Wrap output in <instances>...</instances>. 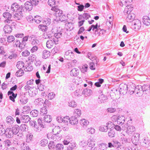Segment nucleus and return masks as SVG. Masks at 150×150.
Instances as JSON below:
<instances>
[{"mask_svg":"<svg viewBox=\"0 0 150 150\" xmlns=\"http://www.w3.org/2000/svg\"><path fill=\"white\" fill-rule=\"evenodd\" d=\"M37 122L38 124L34 120H32L30 121L29 124L30 126L34 128L35 131L40 132L43 128L46 127V125L43 122L42 117L39 118Z\"/></svg>","mask_w":150,"mask_h":150,"instance_id":"nucleus-1","label":"nucleus"},{"mask_svg":"<svg viewBox=\"0 0 150 150\" xmlns=\"http://www.w3.org/2000/svg\"><path fill=\"white\" fill-rule=\"evenodd\" d=\"M135 92L137 96H142L144 93L147 94L148 91V86L147 84H145L143 86L138 85L136 86Z\"/></svg>","mask_w":150,"mask_h":150,"instance_id":"nucleus-2","label":"nucleus"},{"mask_svg":"<svg viewBox=\"0 0 150 150\" xmlns=\"http://www.w3.org/2000/svg\"><path fill=\"white\" fill-rule=\"evenodd\" d=\"M10 9L14 12L21 13V12H24V6H20L18 3L14 2L11 4Z\"/></svg>","mask_w":150,"mask_h":150,"instance_id":"nucleus-3","label":"nucleus"},{"mask_svg":"<svg viewBox=\"0 0 150 150\" xmlns=\"http://www.w3.org/2000/svg\"><path fill=\"white\" fill-rule=\"evenodd\" d=\"M30 119V118L28 115H21L19 117H16V121L18 124H20L21 122L26 123L29 121Z\"/></svg>","mask_w":150,"mask_h":150,"instance_id":"nucleus-4","label":"nucleus"},{"mask_svg":"<svg viewBox=\"0 0 150 150\" xmlns=\"http://www.w3.org/2000/svg\"><path fill=\"white\" fill-rule=\"evenodd\" d=\"M57 7V6H54L51 8V10L55 12L54 14L57 19H58V18L63 14V11Z\"/></svg>","mask_w":150,"mask_h":150,"instance_id":"nucleus-5","label":"nucleus"},{"mask_svg":"<svg viewBox=\"0 0 150 150\" xmlns=\"http://www.w3.org/2000/svg\"><path fill=\"white\" fill-rule=\"evenodd\" d=\"M19 95V103L22 104H26L28 102V98L25 96L26 93H21Z\"/></svg>","mask_w":150,"mask_h":150,"instance_id":"nucleus-6","label":"nucleus"},{"mask_svg":"<svg viewBox=\"0 0 150 150\" xmlns=\"http://www.w3.org/2000/svg\"><path fill=\"white\" fill-rule=\"evenodd\" d=\"M119 91L120 94L123 95L126 94L127 92V85L122 83L119 86Z\"/></svg>","mask_w":150,"mask_h":150,"instance_id":"nucleus-7","label":"nucleus"},{"mask_svg":"<svg viewBox=\"0 0 150 150\" xmlns=\"http://www.w3.org/2000/svg\"><path fill=\"white\" fill-rule=\"evenodd\" d=\"M141 26V23L139 20H137L132 23L131 28L135 31L139 30Z\"/></svg>","mask_w":150,"mask_h":150,"instance_id":"nucleus-8","label":"nucleus"},{"mask_svg":"<svg viewBox=\"0 0 150 150\" xmlns=\"http://www.w3.org/2000/svg\"><path fill=\"white\" fill-rule=\"evenodd\" d=\"M136 87L133 83H129L127 84V91L131 95L133 94L135 92Z\"/></svg>","mask_w":150,"mask_h":150,"instance_id":"nucleus-9","label":"nucleus"},{"mask_svg":"<svg viewBox=\"0 0 150 150\" xmlns=\"http://www.w3.org/2000/svg\"><path fill=\"white\" fill-rule=\"evenodd\" d=\"M125 15H127L126 20L128 22H131L132 21L135 17V15L133 13H129L128 14H126Z\"/></svg>","mask_w":150,"mask_h":150,"instance_id":"nucleus-10","label":"nucleus"},{"mask_svg":"<svg viewBox=\"0 0 150 150\" xmlns=\"http://www.w3.org/2000/svg\"><path fill=\"white\" fill-rule=\"evenodd\" d=\"M11 26L10 25L6 24L4 26L3 28V30L5 34H9L12 32V29Z\"/></svg>","mask_w":150,"mask_h":150,"instance_id":"nucleus-11","label":"nucleus"},{"mask_svg":"<svg viewBox=\"0 0 150 150\" xmlns=\"http://www.w3.org/2000/svg\"><path fill=\"white\" fill-rule=\"evenodd\" d=\"M5 135L7 138H11L13 136V134L11 128H9L6 129Z\"/></svg>","mask_w":150,"mask_h":150,"instance_id":"nucleus-12","label":"nucleus"},{"mask_svg":"<svg viewBox=\"0 0 150 150\" xmlns=\"http://www.w3.org/2000/svg\"><path fill=\"white\" fill-rule=\"evenodd\" d=\"M135 127L133 126H129L127 127V129L126 130L127 133L129 135H132V134L135 133Z\"/></svg>","mask_w":150,"mask_h":150,"instance_id":"nucleus-13","label":"nucleus"},{"mask_svg":"<svg viewBox=\"0 0 150 150\" xmlns=\"http://www.w3.org/2000/svg\"><path fill=\"white\" fill-rule=\"evenodd\" d=\"M126 7L124 11V13L125 15L128 14L129 13H132L131 12L133 10V7L132 5H126Z\"/></svg>","mask_w":150,"mask_h":150,"instance_id":"nucleus-14","label":"nucleus"},{"mask_svg":"<svg viewBox=\"0 0 150 150\" xmlns=\"http://www.w3.org/2000/svg\"><path fill=\"white\" fill-rule=\"evenodd\" d=\"M43 117V122L45 124V123H49L52 120V117L50 115H44Z\"/></svg>","mask_w":150,"mask_h":150,"instance_id":"nucleus-15","label":"nucleus"},{"mask_svg":"<svg viewBox=\"0 0 150 150\" xmlns=\"http://www.w3.org/2000/svg\"><path fill=\"white\" fill-rule=\"evenodd\" d=\"M10 128L13 135H16L19 132V127L17 125H13Z\"/></svg>","mask_w":150,"mask_h":150,"instance_id":"nucleus-16","label":"nucleus"},{"mask_svg":"<svg viewBox=\"0 0 150 150\" xmlns=\"http://www.w3.org/2000/svg\"><path fill=\"white\" fill-rule=\"evenodd\" d=\"M24 9H26L29 11H31L33 8V5L29 1H26L25 4Z\"/></svg>","mask_w":150,"mask_h":150,"instance_id":"nucleus-17","label":"nucleus"},{"mask_svg":"<svg viewBox=\"0 0 150 150\" xmlns=\"http://www.w3.org/2000/svg\"><path fill=\"white\" fill-rule=\"evenodd\" d=\"M24 12H17L15 13L13 16V18L16 20H20L23 17V13Z\"/></svg>","mask_w":150,"mask_h":150,"instance_id":"nucleus-18","label":"nucleus"},{"mask_svg":"<svg viewBox=\"0 0 150 150\" xmlns=\"http://www.w3.org/2000/svg\"><path fill=\"white\" fill-rule=\"evenodd\" d=\"M142 20L143 22L144 25L147 26L150 25V19L148 16H144L142 18Z\"/></svg>","mask_w":150,"mask_h":150,"instance_id":"nucleus-19","label":"nucleus"},{"mask_svg":"<svg viewBox=\"0 0 150 150\" xmlns=\"http://www.w3.org/2000/svg\"><path fill=\"white\" fill-rule=\"evenodd\" d=\"M78 120L76 117L72 116L70 118L69 122L72 125H76L78 123Z\"/></svg>","mask_w":150,"mask_h":150,"instance_id":"nucleus-20","label":"nucleus"},{"mask_svg":"<svg viewBox=\"0 0 150 150\" xmlns=\"http://www.w3.org/2000/svg\"><path fill=\"white\" fill-rule=\"evenodd\" d=\"M92 93V91L88 88L84 89L82 92V94L85 95L86 97L91 96Z\"/></svg>","mask_w":150,"mask_h":150,"instance_id":"nucleus-21","label":"nucleus"},{"mask_svg":"<svg viewBox=\"0 0 150 150\" xmlns=\"http://www.w3.org/2000/svg\"><path fill=\"white\" fill-rule=\"evenodd\" d=\"M68 17L64 14L58 18V19H57V21H60L62 22H64L65 23L68 21Z\"/></svg>","mask_w":150,"mask_h":150,"instance_id":"nucleus-22","label":"nucleus"},{"mask_svg":"<svg viewBox=\"0 0 150 150\" xmlns=\"http://www.w3.org/2000/svg\"><path fill=\"white\" fill-rule=\"evenodd\" d=\"M29 95L31 97L35 96L38 93V91L36 89L35 90L33 88L30 89V90L28 91Z\"/></svg>","mask_w":150,"mask_h":150,"instance_id":"nucleus-23","label":"nucleus"},{"mask_svg":"<svg viewBox=\"0 0 150 150\" xmlns=\"http://www.w3.org/2000/svg\"><path fill=\"white\" fill-rule=\"evenodd\" d=\"M136 134L137 136L136 135H134L132 139V143L135 145H137V144L138 143L139 137V134L136 133Z\"/></svg>","mask_w":150,"mask_h":150,"instance_id":"nucleus-24","label":"nucleus"},{"mask_svg":"<svg viewBox=\"0 0 150 150\" xmlns=\"http://www.w3.org/2000/svg\"><path fill=\"white\" fill-rule=\"evenodd\" d=\"M125 117L122 116H119L118 117L117 124L119 125H122L125 122Z\"/></svg>","mask_w":150,"mask_h":150,"instance_id":"nucleus-25","label":"nucleus"},{"mask_svg":"<svg viewBox=\"0 0 150 150\" xmlns=\"http://www.w3.org/2000/svg\"><path fill=\"white\" fill-rule=\"evenodd\" d=\"M6 121L7 124L11 125L13 123L15 120L12 116H8L6 117Z\"/></svg>","mask_w":150,"mask_h":150,"instance_id":"nucleus-26","label":"nucleus"},{"mask_svg":"<svg viewBox=\"0 0 150 150\" xmlns=\"http://www.w3.org/2000/svg\"><path fill=\"white\" fill-rule=\"evenodd\" d=\"M79 71L78 69L74 68L71 71L70 74L72 76H77L78 75Z\"/></svg>","mask_w":150,"mask_h":150,"instance_id":"nucleus-27","label":"nucleus"},{"mask_svg":"<svg viewBox=\"0 0 150 150\" xmlns=\"http://www.w3.org/2000/svg\"><path fill=\"white\" fill-rule=\"evenodd\" d=\"M87 144L88 146L92 148L95 146V142L94 139H89L87 141Z\"/></svg>","mask_w":150,"mask_h":150,"instance_id":"nucleus-28","label":"nucleus"},{"mask_svg":"<svg viewBox=\"0 0 150 150\" xmlns=\"http://www.w3.org/2000/svg\"><path fill=\"white\" fill-rule=\"evenodd\" d=\"M44 102V100L42 98H38L35 100L34 103L36 105H42Z\"/></svg>","mask_w":150,"mask_h":150,"instance_id":"nucleus-29","label":"nucleus"},{"mask_svg":"<svg viewBox=\"0 0 150 150\" xmlns=\"http://www.w3.org/2000/svg\"><path fill=\"white\" fill-rule=\"evenodd\" d=\"M24 65L25 64L23 62L19 61L17 62L16 67L18 69H22L24 67Z\"/></svg>","mask_w":150,"mask_h":150,"instance_id":"nucleus-30","label":"nucleus"},{"mask_svg":"<svg viewBox=\"0 0 150 150\" xmlns=\"http://www.w3.org/2000/svg\"><path fill=\"white\" fill-rule=\"evenodd\" d=\"M38 28L40 31L45 32L47 30L48 27L45 25H39L38 26Z\"/></svg>","mask_w":150,"mask_h":150,"instance_id":"nucleus-31","label":"nucleus"},{"mask_svg":"<svg viewBox=\"0 0 150 150\" xmlns=\"http://www.w3.org/2000/svg\"><path fill=\"white\" fill-rule=\"evenodd\" d=\"M98 99L100 100V101L101 103H104L106 101L107 97L106 96L103 94H101L100 96Z\"/></svg>","mask_w":150,"mask_h":150,"instance_id":"nucleus-32","label":"nucleus"},{"mask_svg":"<svg viewBox=\"0 0 150 150\" xmlns=\"http://www.w3.org/2000/svg\"><path fill=\"white\" fill-rule=\"evenodd\" d=\"M50 55V52L49 51L45 50L42 53V58L44 59H46Z\"/></svg>","mask_w":150,"mask_h":150,"instance_id":"nucleus-33","label":"nucleus"},{"mask_svg":"<svg viewBox=\"0 0 150 150\" xmlns=\"http://www.w3.org/2000/svg\"><path fill=\"white\" fill-rule=\"evenodd\" d=\"M20 129L22 132H26L28 130V127L26 124H22L20 127Z\"/></svg>","mask_w":150,"mask_h":150,"instance_id":"nucleus-34","label":"nucleus"},{"mask_svg":"<svg viewBox=\"0 0 150 150\" xmlns=\"http://www.w3.org/2000/svg\"><path fill=\"white\" fill-rule=\"evenodd\" d=\"M42 20V18L39 16H36L34 17V21L37 23H40Z\"/></svg>","mask_w":150,"mask_h":150,"instance_id":"nucleus-35","label":"nucleus"},{"mask_svg":"<svg viewBox=\"0 0 150 150\" xmlns=\"http://www.w3.org/2000/svg\"><path fill=\"white\" fill-rule=\"evenodd\" d=\"M81 110L79 109H75L74 112V116L76 117H79L81 115Z\"/></svg>","mask_w":150,"mask_h":150,"instance_id":"nucleus-36","label":"nucleus"},{"mask_svg":"<svg viewBox=\"0 0 150 150\" xmlns=\"http://www.w3.org/2000/svg\"><path fill=\"white\" fill-rule=\"evenodd\" d=\"M76 144L74 142L71 143L67 147V150H73L76 148Z\"/></svg>","mask_w":150,"mask_h":150,"instance_id":"nucleus-37","label":"nucleus"},{"mask_svg":"<svg viewBox=\"0 0 150 150\" xmlns=\"http://www.w3.org/2000/svg\"><path fill=\"white\" fill-rule=\"evenodd\" d=\"M7 12H5L3 14V16L6 19H11V15L9 12H8V11L7 9L6 11Z\"/></svg>","mask_w":150,"mask_h":150,"instance_id":"nucleus-38","label":"nucleus"},{"mask_svg":"<svg viewBox=\"0 0 150 150\" xmlns=\"http://www.w3.org/2000/svg\"><path fill=\"white\" fill-rule=\"evenodd\" d=\"M47 111V108L44 107L40 108V114L41 115L44 116V115L46 114Z\"/></svg>","mask_w":150,"mask_h":150,"instance_id":"nucleus-39","label":"nucleus"},{"mask_svg":"<svg viewBox=\"0 0 150 150\" xmlns=\"http://www.w3.org/2000/svg\"><path fill=\"white\" fill-rule=\"evenodd\" d=\"M115 132L113 129H110L108 133V136L110 138H113L115 136Z\"/></svg>","mask_w":150,"mask_h":150,"instance_id":"nucleus-40","label":"nucleus"},{"mask_svg":"<svg viewBox=\"0 0 150 150\" xmlns=\"http://www.w3.org/2000/svg\"><path fill=\"white\" fill-rule=\"evenodd\" d=\"M39 112L36 110H33L30 112V115L33 117H36L38 114Z\"/></svg>","mask_w":150,"mask_h":150,"instance_id":"nucleus-41","label":"nucleus"},{"mask_svg":"<svg viewBox=\"0 0 150 150\" xmlns=\"http://www.w3.org/2000/svg\"><path fill=\"white\" fill-rule=\"evenodd\" d=\"M108 129L107 125L106 126H101L99 127V130L100 131L103 132H106Z\"/></svg>","mask_w":150,"mask_h":150,"instance_id":"nucleus-42","label":"nucleus"},{"mask_svg":"<svg viewBox=\"0 0 150 150\" xmlns=\"http://www.w3.org/2000/svg\"><path fill=\"white\" fill-rule=\"evenodd\" d=\"M80 123L81 125L86 126L88 124L89 122L87 120L83 119L80 120Z\"/></svg>","mask_w":150,"mask_h":150,"instance_id":"nucleus-43","label":"nucleus"},{"mask_svg":"<svg viewBox=\"0 0 150 150\" xmlns=\"http://www.w3.org/2000/svg\"><path fill=\"white\" fill-rule=\"evenodd\" d=\"M53 42L51 40H49L47 42L46 46L48 48H51L53 46Z\"/></svg>","mask_w":150,"mask_h":150,"instance_id":"nucleus-44","label":"nucleus"},{"mask_svg":"<svg viewBox=\"0 0 150 150\" xmlns=\"http://www.w3.org/2000/svg\"><path fill=\"white\" fill-rule=\"evenodd\" d=\"M62 122L64 123L66 125L68 124L69 122L70 118L69 116H65L62 118Z\"/></svg>","mask_w":150,"mask_h":150,"instance_id":"nucleus-45","label":"nucleus"},{"mask_svg":"<svg viewBox=\"0 0 150 150\" xmlns=\"http://www.w3.org/2000/svg\"><path fill=\"white\" fill-rule=\"evenodd\" d=\"M24 74L23 70L19 69L17 71L16 73V75L18 77L22 76Z\"/></svg>","mask_w":150,"mask_h":150,"instance_id":"nucleus-46","label":"nucleus"},{"mask_svg":"<svg viewBox=\"0 0 150 150\" xmlns=\"http://www.w3.org/2000/svg\"><path fill=\"white\" fill-rule=\"evenodd\" d=\"M43 103L44 107L47 108H49L51 104L50 102L47 99H46Z\"/></svg>","mask_w":150,"mask_h":150,"instance_id":"nucleus-47","label":"nucleus"},{"mask_svg":"<svg viewBox=\"0 0 150 150\" xmlns=\"http://www.w3.org/2000/svg\"><path fill=\"white\" fill-rule=\"evenodd\" d=\"M64 146L61 144H58L55 146L56 150H63Z\"/></svg>","mask_w":150,"mask_h":150,"instance_id":"nucleus-48","label":"nucleus"},{"mask_svg":"<svg viewBox=\"0 0 150 150\" xmlns=\"http://www.w3.org/2000/svg\"><path fill=\"white\" fill-rule=\"evenodd\" d=\"M106 125L108 126V127H109V128L110 129H112L113 127L114 128L115 126V125L114 122L110 121H109L106 123Z\"/></svg>","mask_w":150,"mask_h":150,"instance_id":"nucleus-49","label":"nucleus"},{"mask_svg":"<svg viewBox=\"0 0 150 150\" xmlns=\"http://www.w3.org/2000/svg\"><path fill=\"white\" fill-rule=\"evenodd\" d=\"M48 142L47 139H42L40 141L41 146L43 147L45 146L47 144Z\"/></svg>","mask_w":150,"mask_h":150,"instance_id":"nucleus-50","label":"nucleus"},{"mask_svg":"<svg viewBox=\"0 0 150 150\" xmlns=\"http://www.w3.org/2000/svg\"><path fill=\"white\" fill-rule=\"evenodd\" d=\"M48 146L50 149H52L55 146V143L53 141H50L48 145Z\"/></svg>","mask_w":150,"mask_h":150,"instance_id":"nucleus-51","label":"nucleus"},{"mask_svg":"<svg viewBox=\"0 0 150 150\" xmlns=\"http://www.w3.org/2000/svg\"><path fill=\"white\" fill-rule=\"evenodd\" d=\"M17 95V93H16L15 94L14 93H13V94L10 96H9V99L11 101H12L13 102H15V99L16 98V97Z\"/></svg>","mask_w":150,"mask_h":150,"instance_id":"nucleus-52","label":"nucleus"},{"mask_svg":"<svg viewBox=\"0 0 150 150\" xmlns=\"http://www.w3.org/2000/svg\"><path fill=\"white\" fill-rule=\"evenodd\" d=\"M88 66L86 64H84L82 67V69H81V72L82 73H85L87 71Z\"/></svg>","mask_w":150,"mask_h":150,"instance_id":"nucleus-53","label":"nucleus"},{"mask_svg":"<svg viewBox=\"0 0 150 150\" xmlns=\"http://www.w3.org/2000/svg\"><path fill=\"white\" fill-rule=\"evenodd\" d=\"M7 41L8 42H11L15 40V38L13 35H11L8 37L7 38Z\"/></svg>","mask_w":150,"mask_h":150,"instance_id":"nucleus-54","label":"nucleus"},{"mask_svg":"<svg viewBox=\"0 0 150 150\" xmlns=\"http://www.w3.org/2000/svg\"><path fill=\"white\" fill-rule=\"evenodd\" d=\"M36 56L34 54H32L31 56H30L28 57L29 60H30L31 62H33L36 60Z\"/></svg>","mask_w":150,"mask_h":150,"instance_id":"nucleus-55","label":"nucleus"},{"mask_svg":"<svg viewBox=\"0 0 150 150\" xmlns=\"http://www.w3.org/2000/svg\"><path fill=\"white\" fill-rule=\"evenodd\" d=\"M69 104L70 106L73 108L77 106V103L74 100L69 102Z\"/></svg>","mask_w":150,"mask_h":150,"instance_id":"nucleus-56","label":"nucleus"},{"mask_svg":"<svg viewBox=\"0 0 150 150\" xmlns=\"http://www.w3.org/2000/svg\"><path fill=\"white\" fill-rule=\"evenodd\" d=\"M29 1L33 5V6H35L37 5L39 2L38 0H30Z\"/></svg>","mask_w":150,"mask_h":150,"instance_id":"nucleus-57","label":"nucleus"},{"mask_svg":"<svg viewBox=\"0 0 150 150\" xmlns=\"http://www.w3.org/2000/svg\"><path fill=\"white\" fill-rule=\"evenodd\" d=\"M31 44L34 46H37L39 44V40L34 39L32 41Z\"/></svg>","mask_w":150,"mask_h":150,"instance_id":"nucleus-58","label":"nucleus"},{"mask_svg":"<svg viewBox=\"0 0 150 150\" xmlns=\"http://www.w3.org/2000/svg\"><path fill=\"white\" fill-rule=\"evenodd\" d=\"M48 4L49 5L52 6V7H53V6L55 5V0H48Z\"/></svg>","mask_w":150,"mask_h":150,"instance_id":"nucleus-59","label":"nucleus"},{"mask_svg":"<svg viewBox=\"0 0 150 150\" xmlns=\"http://www.w3.org/2000/svg\"><path fill=\"white\" fill-rule=\"evenodd\" d=\"M53 132H54L53 135L52 137V139H53V140H54V138L55 137L56 139H58L59 137V136H58V135L60 131H59V132H57V133H54V131H53Z\"/></svg>","mask_w":150,"mask_h":150,"instance_id":"nucleus-60","label":"nucleus"},{"mask_svg":"<svg viewBox=\"0 0 150 150\" xmlns=\"http://www.w3.org/2000/svg\"><path fill=\"white\" fill-rule=\"evenodd\" d=\"M22 150H31L30 148L29 147L28 145L27 144H23V145L22 147Z\"/></svg>","mask_w":150,"mask_h":150,"instance_id":"nucleus-61","label":"nucleus"},{"mask_svg":"<svg viewBox=\"0 0 150 150\" xmlns=\"http://www.w3.org/2000/svg\"><path fill=\"white\" fill-rule=\"evenodd\" d=\"M132 0H123V2L125 3V6L127 5H132Z\"/></svg>","mask_w":150,"mask_h":150,"instance_id":"nucleus-62","label":"nucleus"},{"mask_svg":"<svg viewBox=\"0 0 150 150\" xmlns=\"http://www.w3.org/2000/svg\"><path fill=\"white\" fill-rule=\"evenodd\" d=\"M87 132L88 134H93L95 132V129L93 128H90L87 130Z\"/></svg>","mask_w":150,"mask_h":150,"instance_id":"nucleus-63","label":"nucleus"},{"mask_svg":"<svg viewBox=\"0 0 150 150\" xmlns=\"http://www.w3.org/2000/svg\"><path fill=\"white\" fill-rule=\"evenodd\" d=\"M83 18L86 20L88 19L89 18L91 17L90 15L88 13H84L83 14Z\"/></svg>","mask_w":150,"mask_h":150,"instance_id":"nucleus-64","label":"nucleus"}]
</instances>
